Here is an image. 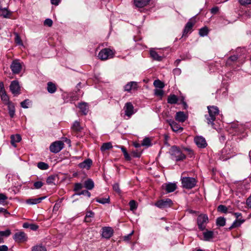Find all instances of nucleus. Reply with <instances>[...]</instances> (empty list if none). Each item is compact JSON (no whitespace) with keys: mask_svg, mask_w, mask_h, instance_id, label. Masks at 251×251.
Instances as JSON below:
<instances>
[{"mask_svg":"<svg viewBox=\"0 0 251 251\" xmlns=\"http://www.w3.org/2000/svg\"><path fill=\"white\" fill-rule=\"evenodd\" d=\"M55 179V176H49L47 179V183L49 184H54V181Z\"/></svg>","mask_w":251,"mask_h":251,"instance_id":"nucleus-49","label":"nucleus"},{"mask_svg":"<svg viewBox=\"0 0 251 251\" xmlns=\"http://www.w3.org/2000/svg\"><path fill=\"white\" fill-rule=\"evenodd\" d=\"M81 112L84 115H86L88 112V106L87 103L86 102L80 103L78 105Z\"/></svg>","mask_w":251,"mask_h":251,"instance_id":"nucleus-24","label":"nucleus"},{"mask_svg":"<svg viewBox=\"0 0 251 251\" xmlns=\"http://www.w3.org/2000/svg\"><path fill=\"white\" fill-rule=\"evenodd\" d=\"M167 123L169 124L172 130L175 132H181L183 128L174 121L170 119L167 120Z\"/></svg>","mask_w":251,"mask_h":251,"instance_id":"nucleus-13","label":"nucleus"},{"mask_svg":"<svg viewBox=\"0 0 251 251\" xmlns=\"http://www.w3.org/2000/svg\"><path fill=\"white\" fill-rule=\"evenodd\" d=\"M112 148V144L110 142L105 143L100 147L101 151H105Z\"/></svg>","mask_w":251,"mask_h":251,"instance_id":"nucleus-38","label":"nucleus"},{"mask_svg":"<svg viewBox=\"0 0 251 251\" xmlns=\"http://www.w3.org/2000/svg\"><path fill=\"white\" fill-rule=\"evenodd\" d=\"M30 103L31 101L29 100L26 99L21 102V106L24 108H27L29 107Z\"/></svg>","mask_w":251,"mask_h":251,"instance_id":"nucleus-42","label":"nucleus"},{"mask_svg":"<svg viewBox=\"0 0 251 251\" xmlns=\"http://www.w3.org/2000/svg\"><path fill=\"white\" fill-rule=\"evenodd\" d=\"M178 99L175 95H170L168 97L167 101L170 104H176L177 102Z\"/></svg>","mask_w":251,"mask_h":251,"instance_id":"nucleus-28","label":"nucleus"},{"mask_svg":"<svg viewBox=\"0 0 251 251\" xmlns=\"http://www.w3.org/2000/svg\"><path fill=\"white\" fill-rule=\"evenodd\" d=\"M173 204V201L171 199H166L157 201L154 205L159 208L163 209L171 207Z\"/></svg>","mask_w":251,"mask_h":251,"instance_id":"nucleus-6","label":"nucleus"},{"mask_svg":"<svg viewBox=\"0 0 251 251\" xmlns=\"http://www.w3.org/2000/svg\"><path fill=\"white\" fill-rule=\"evenodd\" d=\"M10 89L13 94L15 95L19 94L20 90L19 82L17 80L12 81L10 85Z\"/></svg>","mask_w":251,"mask_h":251,"instance_id":"nucleus-12","label":"nucleus"},{"mask_svg":"<svg viewBox=\"0 0 251 251\" xmlns=\"http://www.w3.org/2000/svg\"><path fill=\"white\" fill-rule=\"evenodd\" d=\"M143 146H150L151 145V140L149 138L146 137L144 138L141 143Z\"/></svg>","mask_w":251,"mask_h":251,"instance_id":"nucleus-45","label":"nucleus"},{"mask_svg":"<svg viewBox=\"0 0 251 251\" xmlns=\"http://www.w3.org/2000/svg\"><path fill=\"white\" fill-rule=\"evenodd\" d=\"M246 204L247 205V206L249 207V208H251V195H250V196L247 199V201H246Z\"/></svg>","mask_w":251,"mask_h":251,"instance_id":"nucleus-59","label":"nucleus"},{"mask_svg":"<svg viewBox=\"0 0 251 251\" xmlns=\"http://www.w3.org/2000/svg\"><path fill=\"white\" fill-rule=\"evenodd\" d=\"M216 224L217 226H223L226 224V219L224 217H219L217 219Z\"/></svg>","mask_w":251,"mask_h":251,"instance_id":"nucleus-35","label":"nucleus"},{"mask_svg":"<svg viewBox=\"0 0 251 251\" xmlns=\"http://www.w3.org/2000/svg\"><path fill=\"white\" fill-rule=\"evenodd\" d=\"M113 235V229L110 227H104L102 228V236L109 239Z\"/></svg>","mask_w":251,"mask_h":251,"instance_id":"nucleus-15","label":"nucleus"},{"mask_svg":"<svg viewBox=\"0 0 251 251\" xmlns=\"http://www.w3.org/2000/svg\"><path fill=\"white\" fill-rule=\"evenodd\" d=\"M10 117L13 118L15 115V106L12 102H8L7 104Z\"/></svg>","mask_w":251,"mask_h":251,"instance_id":"nucleus-27","label":"nucleus"},{"mask_svg":"<svg viewBox=\"0 0 251 251\" xmlns=\"http://www.w3.org/2000/svg\"><path fill=\"white\" fill-rule=\"evenodd\" d=\"M84 187L88 190H92L94 187V183L91 179H88L84 182Z\"/></svg>","mask_w":251,"mask_h":251,"instance_id":"nucleus-30","label":"nucleus"},{"mask_svg":"<svg viewBox=\"0 0 251 251\" xmlns=\"http://www.w3.org/2000/svg\"><path fill=\"white\" fill-rule=\"evenodd\" d=\"M150 0H134V3L136 7L142 8L146 6Z\"/></svg>","mask_w":251,"mask_h":251,"instance_id":"nucleus-16","label":"nucleus"},{"mask_svg":"<svg viewBox=\"0 0 251 251\" xmlns=\"http://www.w3.org/2000/svg\"><path fill=\"white\" fill-rule=\"evenodd\" d=\"M13 238L16 242L22 243L26 241L27 238L24 232H18L15 234Z\"/></svg>","mask_w":251,"mask_h":251,"instance_id":"nucleus-11","label":"nucleus"},{"mask_svg":"<svg viewBox=\"0 0 251 251\" xmlns=\"http://www.w3.org/2000/svg\"><path fill=\"white\" fill-rule=\"evenodd\" d=\"M164 94V92L162 89L156 88L154 89V95L156 96L162 97Z\"/></svg>","mask_w":251,"mask_h":251,"instance_id":"nucleus-46","label":"nucleus"},{"mask_svg":"<svg viewBox=\"0 0 251 251\" xmlns=\"http://www.w3.org/2000/svg\"><path fill=\"white\" fill-rule=\"evenodd\" d=\"M96 201L97 202L103 204L105 203H109L110 198L109 197H108L107 198H96Z\"/></svg>","mask_w":251,"mask_h":251,"instance_id":"nucleus-36","label":"nucleus"},{"mask_svg":"<svg viewBox=\"0 0 251 251\" xmlns=\"http://www.w3.org/2000/svg\"><path fill=\"white\" fill-rule=\"evenodd\" d=\"M11 234V231L9 229H7L5 231H0V236L1 237L3 236L8 237Z\"/></svg>","mask_w":251,"mask_h":251,"instance_id":"nucleus-47","label":"nucleus"},{"mask_svg":"<svg viewBox=\"0 0 251 251\" xmlns=\"http://www.w3.org/2000/svg\"><path fill=\"white\" fill-rule=\"evenodd\" d=\"M77 195H87L89 198L91 196V193L88 190H83L77 193Z\"/></svg>","mask_w":251,"mask_h":251,"instance_id":"nucleus-54","label":"nucleus"},{"mask_svg":"<svg viewBox=\"0 0 251 251\" xmlns=\"http://www.w3.org/2000/svg\"><path fill=\"white\" fill-rule=\"evenodd\" d=\"M21 139V136L19 134L12 135L11 136V143L14 147H16V143L20 142Z\"/></svg>","mask_w":251,"mask_h":251,"instance_id":"nucleus-21","label":"nucleus"},{"mask_svg":"<svg viewBox=\"0 0 251 251\" xmlns=\"http://www.w3.org/2000/svg\"><path fill=\"white\" fill-rule=\"evenodd\" d=\"M218 211L224 213H226L227 212V208L225 205L221 204L218 207Z\"/></svg>","mask_w":251,"mask_h":251,"instance_id":"nucleus-43","label":"nucleus"},{"mask_svg":"<svg viewBox=\"0 0 251 251\" xmlns=\"http://www.w3.org/2000/svg\"><path fill=\"white\" fill-rule=\"evenodd\" d=\"M240 4L243 6L251 5V0H238Z\"/></svg>","mask_w":251,"mask_h":251,"instance_id":"nucleus-48","label":"nucleus"},{"mask_svg":"<svg viewBox=\"0 0 251 251\" xmlns=\"http://www.w3.org/2000/svg\"><path fill=\"white\" fill-rule=\"evenodd\" d=\"M8 247L6 245H2L0 246V251H7Z\"/></svg>","mask_w":251,"mask_h":251,"instance_id":"nucleus-62","label":"nucleus"},{"mask_svg":"<svg viewBox=\"0 0 251 251\" xmlns=\"http://www.w3.org/2000/svg\"><path fill=\"white\" fill-rule=\"evenodd\" d=\"M92 161L91 159H88L84 160L83 162L79 164L78 166L80 168L84 169L86 168L88 169L91 166Z\"/></svg>","mask_w":251,"mask_h":251,"instance_id":"nucleus-20","label":"nucleus"},{"mask_svg":"<svg viewBox=\"0 0 251 251\" xmlns=\"http://www.w3.org/2000/svg\"><path fill=\"white\" fill-rule=\"evenodd\" d=\"M208 222V218L207 215L201 214L198 217L197 224L199 229L201 230H204L205 229L206 225Z\"/></svg>","mask_w":251,"mask_h":251,"instance_id":"nucleus-5","label":"nucleus"},{"mask_svg":"<svg viewBox=\"0 0 251 251\" xmlns=\"http://www.w3.org/2000/svg\"><path fill=\"white\" fill-rule=\"evenodd\" d=\"M4 84L2 82H0V93L5 92Z\"/></svg>","mask_w":251,"mask_h":251,"instance_id":"nucleus-60","label":"nucleus"},{"mask_svg":"<svg viewBox=\"0 0 251 251\" xmlns=\"http://www.w3.org/2000/svg\"><path fill=\"white\" fill-rule=\"evenodd\" d=\"M1 212H3L5 217H7V215H9L10 214L6 209L2 207H0V213Z\"/></svg>","mask_w":251,"mask_h":251,"instance_id":"nucleus-58","label":"nucleus"},{"mask_svg":"<svg viewBox=\"0 0 251 251\" xmlns=\"http://www.w3.org/2000/svg\"><path fill=\"white\" fill-rule=\"evenodd\" d=\"M37 167L40 169L43 170H47L49 168L48 164L43 162H39L37 164Z\"/></svg>","mask_w":251,"mask_h":251,"instance_id":"nucleus-40","label":"nucleus"},{"mask_svg":"<svg viewBox=\"0 0 251 251\" xmlns=\"http://www.w3.org/2000/svg\"><path fill=\"white\" fill-rule=\"evenodd\" d=\"M30 228L32 230H35L38 229V226L35 224H31L30 225Z\"/></svg>","mask_w":251,"mask_h":251,"instance_id":"nucleus-63","label":"nucleus"},{"mask_svg":"<svg viewBox=\"0 0 251 251\" xmlns=\"http://www.w3.org/2000/svg\"><path fill=\"white\" fill-rule=\"evenodd\" d=\"M15 42H16V43L18 44H22V41L19 35L17 33H15Z\"/></svg>","mask_w":251,"mask_h":251,"instance_id":"nucleus-56","label":"nucleus"},{"mask_svg":"<svg viewBox=\"0 0 251 251\" xmlns=\"http://www.w3.org/2000/svg\"><path fill=\"white\" fill-rule=\"evenodd\" d=\"M52 21L50 19H47L44 21V25L50 27L52 25Z\"/></svg>","mask_w":251,"mask_h":251,"instance_id":"nucleus-51","label":"nucleus"},{"mask_svg":"<svg viewBox=\"0 0 251 251\" xmlns=\"http://www.w3.org/2000/svg\"><path fill=\"white\" fill-rule=\"evenodd\" d=\"M60 1V0H50L51 3L55 5H58Z\"/></svg>","mask_w":251,"mask_h":251,"instance_id":"nucleus-61","label":"nucleus"},{"mask_svg":"<svg viewBox=\"0 0 251 251\" xmlns=\"http://www.w3.org/2000/svg\"><path fill=\"white\" fill-rule=\"evenodd\" d=\"M114 52L109 49L105 48L101 50L99 54V58L101 60H105L113 57Z\"/></svg>","mask_w":251,"mask_h":251,"instance_id":"nucleus-4","label":"nucleus"},{"mask_svg":"<svg viewBox=\"0 0 251 251\" xmlns=\"http://www.w3.org/2000/svg\"><path fill=\"white\" fill-rule=\"evenodd\" d=\"M7 199V197L4 194H0V204H3L5 201Z\"/></svg>","mask_w":251,"mask_h":251,"instance_id":"nucleus-50","label":"nucleus"},{"mask_svg":"<svg viewBox=\"0 0 251 251\" xmlns=\"http://www.w3.org/2000/svg\"><path fill=\"white\" fill-rule=\"evenodd\" d=\"M165 189L167 193L174 192L177 188L176 184L175 183H169L165 184Z\"/></svg>","mask_w":251,"mask_h":251,"instance_id":"nucleus-23","label":"nucleus"},{"mask_svg":"<svg viewBox=\"0 0 251 251\" xmlns=\"http://www.w3.org/2000/svg\"><path fill=\"white\" fill-rule=\"evenodd\" d=\"M113 189L115 192H116L118 194L120 193L121 190L120 189L119 185L118 183L114 184L113 185Z\"/></svg>","mask_w":251,"mask_h":251,"instance_id":"nucleus-53","label":"nucleus"},{"mask_svg":"<svg viewBox=\"0 0 251 251\" xmlns=\"http://www.w3.org/2000/svg\"><path fill=\"white\" fill-rule=\"evenodd\" d=\"M208 28L206 26L201 28L199 30V35L201 37L206 36L208 34Z\"/></svg>","mask_w":251,"mask_h":251,"instance_id":"nucleus-39","label":"nucleus"},{"mask_svg":"<svg viewBox=\"0 0 251 251\" xmlns=\"http://www.w3.org/2000/svg\"><path fill=\"white\" fill-rule=\"evenodd\" d=\"M171 153L172 157L176 161L183 160L186 157L185 155L176 146H173L171 148Z\"/></svg>","mask_w":251,"mask_h":251,"instance_id":"nucleus-3","label":"nucleus"},{"mask_svg":"<svg viewBox=\"0 0 251 251\" xmlns=\"http://www.w3.org/2000/svg\"><path fill=\"white\" fill-rule=\"evenodd\" d=\"M124 108L125 115L128 117H130L134 113V107L131 102H126Z\"/></svg>","mask_w":251,"mask_h":251,"instance_id":"nucleus-14","label":"nucleus"},{"mask_svg":"<svg viewBox=\"0 0 251 251\" xmlns=\"http://www.w3.org/2000/svg\"><path fill=\"white\" fill-rule=\"evenodd\" d=\"M31 251H47V250L45 246L39 245L33 247Z\"/></svg>","mask_w":251,"mask_h":251,"instance_id":"nucleus-33","label":"nucleus"},{"mask_svg":"<svg viewBox=\"0 0 251 251\" xmlns=\"http://www.w3.org/2000/svg\"><path fill=\"white\" fill-rule=\"evenodd\" d=\"M244 220L237 219L232 224V225L229 227V229L230 230L233 228L241 226V225L244 222Z\"/></svg>","mask_w":251,"mask_h":251,"instance_id":"nucleus-29","label":"nucleus"},{"mask_svg":"<svg viewBox=\"0 0 251 251\" xmlns=\"http://www.w3.org/2000/svg\"><path fill=\"white\" fill-rule=\"evenodd\" d=\"M64 148V143L62 141H57L52 143L50 147V150L51 152L58 153Z\"/></svg>","mask_w":251,"mask_h":251,"instance_id":"nucleus-8","label":"nucleus"},{"mask_svg":"<svg viewBox=\"0 0 251 251\" xmlns=\"http://www.w3.org/2000/svg\"><path fill=\"white\" fill-rule=\"evenodd\" d=\"M45 197H42L38 198L35 199H29L26 201V203L28 204H36L39 203L41 202V201L45 199Z\"/></svg>","mask_w":251,"mask_h":251,"instance_id":"nucleus-18","label":"nucleus"},{"mask_svg":"<svg viewBox=\"0 0 251 251\" xmlns=\"http://www.w3.org/2000/svg\"><path fill=\"white\" fill-rule=\"evenodd\" d=\"M82 188V184L81 183H76L75 186V191H78Z\"/></svg>","mask_w":251,"mask_h":251,"instance_id":"nucleus-57","label":"nucleus"},{"mask_svg":"<svg viewBox=\"0 0 251 251\" xmlns=\"http://www.w3.org/2000/svg\"><path fill=\"white\" fill-rule=\"evenodd\" d=\"M196 23L195 17L190 19L189 21L187 23L183 30V36H185L189 32H191L193 26Z\"/></svg>","mask_w":251,"mask_h":251,"instance_id":"nucleus-9","label":"nucleus"},{"mask_svg":"<svg viewBox=\"0 0 251 251\" xmlns=\"http://www.w3.org/2000/svg\"><path fill=\"white\" fill-rule=\"evenodd\" d=\"M208 113L205 115L207 123L210 125L213 128H215L214 121L216 119V116L219 113V110L217 106H207Z\"/></svg>","mask_w":251,"mask_h":251,"instance_id":"nucleus-1","label":"nucleus"},{"mask_svg":"<svg viewBox=\"0 0 251 251\" xmlns=\"http://www.w3.org/2000/svg\"><path fill=\"white\" fill-rule=\"evenodd\" d=\"M137 88V83L135 81H131L127 83L125 86V90L129 92L130 90L133 89L135 90Z\"/></svg>","mask_w":251,"mask_h":251,"instance_id":"nucleus-17","label":"nucleus"},{"mask_svg":"<svg viewBox=\"0 0 251 251\" xmlns=\"http://www.w3.org/2000/svg\"><path fill=\"white\" fill-rule=\"evenodd\" d=\"M181 180L183 187L186 189H192L196 185L197 180L194 177H183Z\"/></svg>","mask_w":251,"mask_h":251,"instance_id":"nucleus-2","label":"nucleus"},{"mask_svg":"<svg viewBox=\"0 0 251 251\" xmlns=\"http://www.w3.org/2000/svg\"><path fill=\"white\" fill-rule=\"evenodd\" d=\"M11 12L7 8H1L0 11V16L4 18H9Z\"/></svg>","mask_w":251,"mask_h":251,"instance_id":"nucleus-22","label":"nucleus"},{"mask_svg":"<svg viewBox=\"0 0 251 251\" xmlns=\"http://www.w3.org/2000/svg\"><path fill=\"white\" fill-rule=\"evenodd\" d=\"M0 97L1 100L5 102L6 104H8V102H11L9 101V97L8 95L6 94L5 91L0 93Z\"/></svg>","mask_w":251,"mask_h":251,"instance_id":"nucleus-34","label":"nucleus"},{"mask_svg":"<svg viewBox=\"0 0 251 251\" xmlns=\"http://www.w3.org/2000/svg\"><path fill=\"white\" fill-rule=\"evenodd\" d=\"M153 85L155 88L159 89H162L165 86L163 82L159 79H156L154 81Z\"/></svg>","mask_w":251,"mask_h":251,"instance_id":"nucleus-32","label":"nucleus"},{"mask_svg":"<svg viewBox=\"0 0 251 251\" xmlns=\"http://www.w3.org/2000/svg\"><path fill=\"white\" fill-rule=\"evenodd\" d=\"M72 128L75 131H80L82 129V127H81L79 123L77 121H75L74 123Z\"/></svg>","mask_w":251,"mask_h":251,"instance_id":"nucleus-37","label":"nucleus"},{"mask_svg":"<svg viewBox=\"0 0 251 251\" xmlns=\"http://www.w3.org/2000/svg\"><path fill=\"white\" fill-rule=\"evenodd\" d=\"M194 141L199 148H204L207 146L205 138L202 136H196L194 138Z\"/></svg>","mask_w":251,"mask_h":251,"instance_id":"nucleus-10","label":"nucleus"},{"mask_svg":"<svg viewBox=\"0 0 251 251\" xmlns=\"http://www.w3.org/2000/svg\"><path fill=\"white\" fill-rule=\"evenodd\" d=\"M237 58H238V57L236 55H233V56H231L229 58V60H231L232 61H235L237 59Z\"/></svg>","mask_w":251,"mask_h":251,"instance_id":"nucleus-64","label":"nucleus"},{"mask_svg":"<svg viewBox=\"0 0 251 251\" xmlns=\"http://www.w3.org/2000/svg\"><path fill=\"white\" fill-rule=\"evenodd\" d=\"M219 7L217 6H215L211 9V13L212 14H216L219 11Z\"/></svg>","mask_w":251,"mask_h":251,"instance_id":"nucleus-55","label":"nucleus"},{"mask_svg":"<svg viewBox=\"0 0 251 251\" xmlns=\"http://www.w3.org/2000/svg\"><path fill=\"white\" fill-rule=\"evenodd\" d=\"M129 205L130 206V210L132 211L136 209L137 207L136 202L134 200L130 201L129 202Z\"/></svg>","mask_w":251,"mask_h":251,"instance_id":"nucleus-44","label":"nucleus"},{"mask_svg":"<svg viewBox=\"0 0 251 251\" xmlns=\"http://www.w3.org/2000/svg\"><path fill=\"white\" fill-rule=\"evenodd\" d=\"M47 90L49 93L52 94L56 91V87L55 84L51 82H49L47 84Z\"/></svg>","mask_w":251,"mask_h":251,"instance_id":"nucleus-26","label":"nucleus"},{"mask_svg":"<svg viewBox=\"0 0 251 251\" xmlns=\"http://www.w3.org/2000/svg\"><path fill=\"white\" fill-rule=\"evenodd\" d=\"M150 55L151 57L154 60L157 61H161L162 60V57L158 54L157 52L155 50H151L150 51Z\"/></svg>","mask_w":251,"mask_h":251,"instance_id":"nucleus-31","label":"nucleus"},{"mask_svg":"<svg viewBox=\"0 0 251 251\" xmlns=\"http://www.w3.org/2000/svg\"><path fill=\"white\" fill-rule=\"evenodd\" d=\"M94 216V213L91 211H88L87 212L85 218V221L86 222H90L91 221L90 218L93 217Z\"/></svg>","mask_w":251,"mask_h":251,"instance_id":"nucleus-41","label":"nucleus"},{"mask_svg":"<svg viewBox=\"0 0 251 251\" xmlns=\"http://www.w3.org/2000/svg\"><path fill=\"white\" fill-rule=\"evenodd\" d=\"M10 69L14 74H19L22 69V63L18 59L14 60L10 65Z\"/></svg>","mask_w":251,"mask_h":251,"instance_id":"nucleus-7","label":"nucleus"},{"mask_svg":"<svg viewBox=\"0 0 251 251\" xmlns=\"http://www.w3.org/2000/svg\"><path fill=\"white\" fill-rule=\"evenodd\" d=\"M186 118L187 117L183 112L179 111L176 113L175 119L179 122H184Z\"/></svg>","mask_w":251,"mask_h":251,"instance_id":"nucleus-19","label":"nucleus"},{"mask_svg":"<svg viewBox=\"0 0 251 251\" xmlns=\"http://www.w3.org/2000/svg\"><path fill=\"white\" fill-rule=\"evenodd\" d=\"M43 185V183L40 181H36L34 183V188L36 189H39Z\"/></svg>","mask_w":251,"mask_h":251,"instance_id":"nucleus-52","label":"nucleus"},{"mask_svg":"<svg viewBox=\"0 0 251 251\" xmlns=\"http://www.w3.org/2000/svg\"><path fill=\"white\" fill-rule=\"evenodd\" d=\"M203 235L204 240L209 241L210 239L213 238L214 233L212 231L206 230V231L203 233Z\"/></svg>","mask_w":251,"mask_h":251,"instance_id":"nucleus-25","label":"nucleus"}]
</instances>
